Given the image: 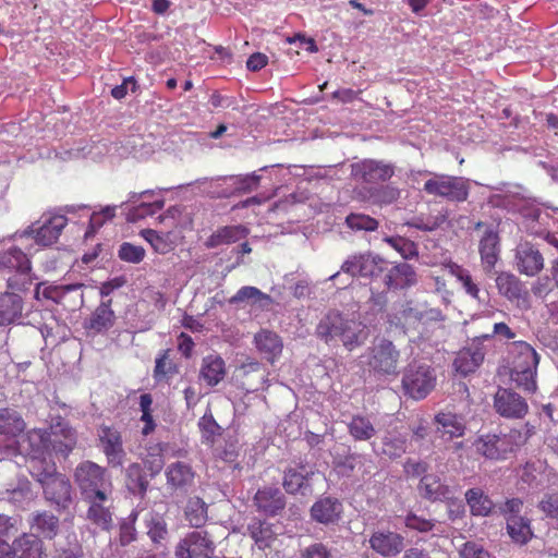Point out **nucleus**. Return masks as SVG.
Here are the masks:
<instances>
[{
  "instance_id": "1",
  "label": "nucleus",
  "mask_w": 558,
  "mask_h": 558,
  "mask_svg": "<svg viewBox=\"0 0 558 558\" xmlns=\"http://www.w3.org/2000/svg\"><path fill=\"white\" fill-rule=\"evenodd\" d=\"M340 271L351 277L371 278L373 282L379 279L385 290L377 293L372 290L371 302L380 308L387 303V291L407 290L417 282V275L412 265L404 262L391 264L381 256L371 253L349 256L341 265Z\"/></svg>"
},
{
  "instance_id": "2",
  "label": "nucleus",
  "mask_w": 558,
  "mask_h": 558,
  "mask_svg": "<svg viewBox=\"0 0 558 558\" xmlns=\"http://www.w3.org/2000/svg\"><path fill=\"white\" fill-rule=\"evenodd\" d=\"M32 477L43 488L47 501L59 510H66L72 504V485L70 480L57 471L54 463L32 468Z\"/></svg>"
},
{
  "instance_id": "3",
  "label": "nucleus",
  "mask_w": 558,
  "mask_h": 558,
  "mask_svg": "<svg viewBox=\"0 0 558 558\" xmlns=\"http://www.w3.org/2000/svg\"><path fill=\"white\" fill-rule=\"evenodd\" d=\"M17 454L28 459L31 474L33 466L51 463L47 460L49 456L48 429L32 428L23 434L19 440H13V444L5 448V458L15 457Z\"/></svg>"
},
{
  "instance_id": "4",
  "label": "nucleus",
  "mask_w": 558,
  "mask_h": 558,
  "mask_svg": "<svg viewBox=\"0 0 558 558\" xmlns=\"http://www.w3.org/2000/svg\"><path fill=\"white\" fill-rule=\"evenodd\" d=\"M74 481L82 498L92 495L104 498V494L112 493V482L107 469L89 460L77 464Z\"/></svg>"
},
{
  "instance_id": "5",
  "label": "nucleus",
  "mask_w": 558,
  "mask_h": 558,
  "mask_svg": "<svg viewBox=\"0 0 558 558\" xmlns=\"http://www.w3.org/2000/svg\"><path fill=\"white\" fill-rule=\"evenodd\" d=\"M351 179L366 192L387 183L396 173V166L383 159L365 158L350 166Z\"/></svg>"
},
{
  "instance_id": "6",
  "label": "nucleus",
  "mask_w": 558,
  "mask_h": 558,
  "mask_svg": "<svg viewBox=\"0 0 558 558\" xmlns=\"http://www.w3.org/2000/svg\"><path fill=\"white\" fill-rule=\"evenodd\" d=\"M435 369L426 364L410 363L403 372L402 390L413 400L425 399L436 387Z\"/></svg>"
},
{
  "instance_id": "7",
  "label": "nucleus",
  "mask_w": 558,
  "mask_h": 558,
  "mask_svg": "<svg viewBox=\"0 0 558 558\" xmlns=\"http://www.w3.org/2000/svg\"><path fill=\"white\" fill-rule=\"evenodd\" d=\"M32 266L27 255L19 247H10L0 253V270L16 272L7 279V286L12 291H25L32 283L29 278Z\"/></svg>"
},
{
  "instance_id": "8",
  "label": "nucleus",
  "mask_w": 558,
  "mask_h": 558,
  "mask_svg": "<svg viewBox=\"0 0 558 558\" xmlns=\"http://www.w3.org/2000/svg\"><path fill=\"white\" fill-rule=\"evenodd\" d=\"M474 453L488 461H506L517 452L509 432L505 434L485 433L472 441Z\"/></svg>"
},
{
  "instance_id": "9",
  "label": "nucleus",
  "mask_w": 558,
  "mask_h": 558,
  "mask_svg": "<svg viewBox=\"0 0 558 558\" xmlns=\"http://www.w3.org/2000/svg\"><path fill=\"white\" fill-rule=\"evenodd\" d=\"M424 192L428 195L446 198L449 202H465L470 193V184L462 177L435 173L425 181Z\"/></svg>"
},
{
  "instance_id": "10",
  "label": "nucleus",
  "mask_w": 558,
  "mask_h": 558,
  "mask_svg": "<svg viewBox=\"0 0 558 558\" xmlns=\"http://www.w3.org/2000/svg\"><path fill=\"white\" fill-rule=\"evenodd\" d=\"M399 359L400 352L396 345L390 340L383 339L372 348L368 365L377 375L397 376Z\"/></svg>"
},
{
  "instance_id": "11",
  "label": "nucleus",
  "mask_w": 558,
  "mask_h": 558,
  "mask_svg": "<svg viewBox=\"0 0 558 558\" xmlns=\"http://www.w3.org/2000/svg\"><path fill=\"white\" fill-rule=\"evenodd\" d=\"M215 543L207 531L187 533L175 547V558H211Z\"/></svg>"
},
{
  "instance_id": "12",
  "label": "nucleus",
  "mask_w": 558,
  "mask_h": 558,
  "mask_svg": "<svg viewBox=\"0 0 558 558\" xmlns=\"http://www.w3.org/2000/svg\"><path fill=\"white\" fill-rule=\"evenodd\" d=\"M493 405L499 416L508 420H521L529 412L526 400L508 388H498L494 395Z\"/></svg>"
},
{
  "instance_id": "13",
  "label": "nucleus",
  "mask_w": 558,
  "mask_h": 558,
  "mask_svg": "<svg viewBox=\"0 0 558 558\" xmlns=\"http://www.w3.org/2000/svg\"><path fill=\"white\" fill-rule=\"evenodd\" d=\"M98 440L109 465L121 466L124 462L125 451L121 433L108 425H100L98 430Z\"/></svg>"
},
{
  "instance_id": "14",
  "label": "nucleus",
  "mask_w": 558,
  "mask_h": 558,
  "mask_svg": "<svg viewBox=\"0 0 558 558\" xmlns=\"http://www.w3.org/2000/svg\"><path fill=\"white\" fill-rule=\"evenodd\" d=\"M495 281L501 296L520 308L529 307V290L519 277L512 272L501 271L497 275Z\"/></svg>"
},
{
  "instance_id": "15",
  "label": "nucleus",
  "mask_w": 558,
  "mask_h": 558,
  "mask_svg": "<svg viewBox=\"0 0 558 558\" xmlns=\"http://www.w3.org/2000/svg\"><path fill=\"white\" fill-rule=\"evenodd\" d=\"M82 500L88 506L86 519L96 527L109 531L113 525L111 494H104V498L92 495Z\"/></svg>"
},
{
  "instance_id": "16",
  "label": "nucleus",
  "mask_w": 558,
  "mask_h": 558,
  "mask_svg": "<svg viewBox=\"0 0 558 558\" xmlns=\"http://www.w3.org/2000/svg\"><path fill=\"white\" fill-rule=\"evenodd\" d=\"M514 266L520 274L534 277L544 269L545 259L535 245L523 242L514 251Z\"/></svg>"
},
{
  "instance_id": "17",
  "label": "nucleus",
  "mask_w": 558,
  "mask_h": 558,
  "mask_svg": "<svg viewBox=\"0 0 558 558\" xmlns=\"http://www.w3.org/2000/svg\"><path fill=\"white\" fill-rule=\"evenodd\" d=\"M253 505L257 512L266 517H276L284 510L287 500L278 487L264 486L255 493Z\"/></svg>"
},
{
  "instance_id": "18",
  "label": "nucleus",
  "mask_w": 558,
  "mask_h": 558,
  "mask_svg": "<svg viewBox=\"0 0 558 558\" xmlns=\"http://www.w3.org/2000/svg\"><path fill=\"white\" fill-rule=\"evenodd\" d=\"M49 454L68 457L76 446V432L65 422H58L48 429Z\"/></svg>"
},
{
  "instance_id": "19",
  "label": "nucleus",
  "mask_w": 558,
  "mask_h": 558,
  "mask_svg": "<svg viewBox=\"0 0 558 558\" xmlns=\"http://www.w3.org/2000/svg\"><path fill=\"white\" fill-rule=\"evenodd\" d=\"M83 287V283L48 287L44 290V296L71 310H75L84 304Z\"/></svg>"
},
{
  "instance_id": "20",
  "label": "nucleus",
  "mask_w": 558,
  "mask_h": 558,
  "mask_svg": "<svg viewBox=\"0 0 558 558\" xmlns=\"http://www.w3.org/2000/svg\"><path fill=\"white\" fill-rule=\"evenodd\" d=\"M478 252L484 271L492 272L500 256V238L493 227H486L480 239Z\"/></svg>"
},
{
  "instance_id": "21",
  "label": "nucleus",
  "mask_w": 558,
  "mask_h": 558,
  "mask_svg": "<svg viewBox=\"0 0 558 558\" xmlns=\"http://www.w3.org/2000/svg\"><path fill=\"white\" fill-rule=\"evenodd\" d=\"M368 542L371 548L383 557L397 556L404 547V537L392 531H376Z\"/></svg>"
},
{
  "instance_id": "22",
  "label": "nucleus",
  "mask_w": 558,
  "mask_h": 558,
  "mask_svg": "<svg viewBox=\"0 0 558 558\" xmlns=\"http://www.w3.org/2000/svg\"><path fill=\"white\" fill-rule=\"evenodd\" d=\"M68 225V218L63 215H53L35 228L32 227V234L35 242L43 246H49L57 242L61 232Z\"/></svg>"
},
{
  "instance_id": "23",
  "label": "nucleus",
  "mask_w": 558,
  "mask_h": 558,
  "mask_svg": "<svg viewBox=\"0 0 558 558\" xmlns=\"http://www.w3.org/2000/svg\"><path fill=\"white\" fill-rule=\"evenodd\" d=\"M436 432L446 441L464 436L466 424L462 415L452 412H439L435 415Z\"/></svg>"
},
{
  "instance_id": "24",
  "label": "nucleus",
  "mask_w": 558,
  "mask_h": 558,
  "mask_svg": "<svg viewBox=\"0 0 558 558\" xmlns=\"http://www.w3.org/2000/svg\"><path fill=\"white\" fill-rule=\"evenodd\" d=\"M420 495L429 501H451L453 492L444 484L439 476L435 474H425L418 483Z\"/></svg>"
},
{
  "instance_id": "25",
  "label": "nucleus",
  "mask_w": 558,
  "mask_h": 558,
  "mask_svg": "<svg viewBox=\"0 0 558 558\" xmlns=\"http://www.w3.org/2000/svg\"><path fill=\"white\" fill-rule=\"evenodd\" d=\"M313 475L314 472L307 471L304 465L288 468L283 472L282 486L290 495H305L312 490L310 480Z\"/></svg>"
},
{
  "instance_id": "26",
  "label": "nucleus",
  "mask_w": 558,
  "mask_h": 558,
  "mask_svg": "<svg viewBox=\"0 0 558 558\" xmlns=\"http://www.w3.org/2000/svg\"><path fill=\"white\" fill-rule=\"evenodd\" d=\"M24 302L14 291L0 293V327L15 323L22 316Z\"/></svg>"
},
{
  "instance_id": "27",
  "label": "nucleus",
  "mask_w": 558,
  "mask_h": 558,
  "mask_svg": "<svg viewBox=\"0 0 558 558\" xmlns=\"http://www.w3.org/2000/svg\"><path fill=\"white\" fill-rule=\"evenodd\" d=\"M341 513V502L332 497L319 498L311 508L312 519L323 524H329L338 521Z\"/></svg>"
},
{
  "instance_id": "28",
  "label": "nucleus",
  "mask_w": 558,
  "mask_h": 558,
  "mask_svg": "<svg viewBox=\"0 0 558 558\" xmlns=\"http://www.w3.org/2000/svg\"><path fill=\"white\" fill-rule=\"evenodd\" d=\"M116 320L111 310V300L102 301L84 323V328L96 333L110 329Z\"/></svg>"
},
{
  "instance_id": "29",
  "label": "nucleus",
  "mask_w": 558,
  "mask_h": 558,
  "mask_svg": "<svg viewBox=\"0 0 558 558\" xmlns=\"http://www.w3.org/2000/svg\"><path fill=\"white\" fill-rule=\"evenodd\" d=\"M247 533L255 545L262 550L271 548L277 541L274 524L266 520L253 519L247 525Z\"/></svg>"
},
{
  "instance_id": "30",
  "label": "nucleus",
  "mask_w": 558,
  "mask_h": 558,
  "mask_svg": "<svg viewBox=\"0 0 558 558\" xmlns=\"http://www.w3.org/2000/svg\"><path fill=\"white\" fill-rule=\"evenodd\" d=\"M348 319H344L338 312H329L320 319L316 327V335L327 344L340 339L341 332Z\"/></svg>"
},
{
  "instance_id": "31",
  "label": "nucleus",
  "mask_w": 558,
  "mask_h": 558,
  "mask_svg": "<svg viewBox=\"0 0 558 558\" xmlns=\"http://www.w3.org/2000/svg\"><path fill=\"white\" fill-rule=\"evenodd\" d=\"M257 350L269 361L274 363L282 352L281 338L274 331L262 329L254 337Z\"/></svg>"
},
{
  "instance_id": "32",
  "label": "nucleus",
  "mask_w": 558,
  "mask_h": 558,
  "mask_svg": "<svg viewBox=\"0 0 558 558\" xmlns=\"http://www.w3.org/2000/svg\"><path fill=\"white\" fill-rule=\"evenodd\" d=\"M26 427V423L19 411L13 408L0 409V435L15 439Z\"/></svg>"
},
{
  "instance_id": "33",
  "label": "nucleus",
  "mask_w": 558,
  "mask_h": 558,
  "mask_svg": "<svg viewBox=\"0 0 558 558\" xmlns=\"http://www.w3.org/2000/svg\"><path fill=\"white\" fill-rule=\"evenodd\" d=\"M166 477L171 487L182 489L193 484L195 472L189 463L177 461L168 465Z\"/></svg>"
},
{
  "instance_id": "34",
  "label": "nucleus",
  "mask_w": 558,
  "mask_h": 558,
  "mask_svg": "<svg viewBox=\"0 0 558 558\" xmlns=\"http://www.w3.org/2000/svg\"><path fill=\"white\" fill-rule=\"evenodd\" d=\"M247 233V229L241 225L221 227L206 239L205 246L215 248L220 245L232 244L246 238Z\"/></svg>"
},
{
  "instance_id": "35",
  "label": "nucleus",
  "mask_w": 558,
  "mask_h": 558,
  "mask_svg": "<svg viewBox=\"0 0 558 558\" xmlns=\"http://www.w3.org/2000/svg\"><path fill=\"white\" fill-rule=\"evenodd\" d=\"M226 376V364L219 355H207L203 359L199 371V378L208 386L218 385Z\"/></svg>"
},
{
  "instance_id": "36",
  "label": "nucleus",
  "mask_w": 558,
  "mask_h": 558,
  "mask_svg": "<svg viewBox=\"0 0 558 558\" xmlns=\"http://www.w3.org/2000/svg\"><path fill=\"white\" fill-rule=\"evenodd\" d=\"M146 534L156 547L163 546L168 539V525L162 514L149 512L145 517Z\"/></svg>"
},
{
  "instance_id": "37",
  "label": "nucleus",
  "mask_w": 558,
  "mask_h": 558,
  "mask_svg": "<svg viewBox=\"0 0 558 558\" xmlns=\"http://www.w3.org/2000/svg\"><path fill=\"white\" fill-rule=\"evenodd\" d=\"M484 356L485 353L482 348L463 349L453 361L454 369L464 376L473 373L483 363Z\"/></svg>"
},
{
  "instance_id": "38",
  "label": "nucleus",
  "mask_w": 558,
  "mask_h": 558,
  "mask_svg": "<svg viewBox=\"0 0 558 558\" xmlns=\"http://www.w3.org/2000/svg\"><path fill=\"white\" fill-rule=\"evenodd\" d=\"M14 555L20 558H45L43 541L35 534H23L15 541Z\"/></svg>"
},
{
  "instance_id": "39",
  "label": "nucleus",
  "mask_w": 558,
  "mask_h": 558,
  "mask_svg": "<svg viewBox=\"0 0 558 558\" xmlns=\"http://www.w3.org/2000/svg\"><path fill=\"white\" fill-rule=\"evenodd\" d=\"M465 500L472 515L487 517L492 513L495 505L493 500L481 488H470L465 493Z\"/></svg>"
},
{
  "instance_id": "40",
  "label": "nucleus",
  "mask_w": 558,
  "mask_h": 558,
  "mask_svg": "<svg viewBox=\"0 0 558 558\" xmlns=\"http://www.w3.org/2000/svg\"><path fill=\"white\" fill-rule=\"evenodd\" d=\"M31 527L36 535L52 539L59 531V519L48 511L38 512L33 517Z\"/></svg>"
},
{
  "instance_id": "41",
  "label": "nucleus",
  "mask_w": 558,
  "mask_h": 558,
  "mask_svg": "<svg viewBox=\"0 0 558 558\" xmlns=\"http://www.w3.org/2000/svg\"><path fill=\"white\" fill-rule=\"evenodd\" d=\"M367 339L365 326L354 320H347L340 341L350 351L362 345Z\"/></svg>"
},
{
  "instance_id": "42",
  "label": "nucleus",
  "mask_w": 558,
  "mask_h": 558,
  "mask_svg": "<svg viewBox=\"0 0 558 558\" xmlns=\"http://www.w3.org/2000/svg\"><path fill=\"white\" fill-rule=\"evenodd\" d=\"M507 531L512 541L521 545L533 536L530 520L522 515L507 517Z\"/></svg>"
},
{
  "instance_id": "43",
  "label": "nucleus",
  "mask_w": 558,
  "mask_h": 558,
  "mask_svg": "<svg viewBox=\"0 0 558 558\" xmlns=\"http://www.w3.org/2000/svg\"><path fill=\"white\" fill-rule=\"evenodd\" d=\"M511 347L515 354L513 366L537 368L539 355L531 344L525 341H514Z\"/></svg>"
},
{
  "instance_id": "44",
  "label": "nucleus",
  "mask_w": 558,
  "mask_h": 558,
  "mask_svg": "<svg viewBox=\"0 0 558 558\" xmlns=\"http://www.w3.org/2000/svg\"><path fill=\"white\" fill-rule=\"evenodd\" d=\"M243 302H251L259 306L269 305L272 299L269 294L264 293L256 287L245 286L238 290V292L229 299L230 304H240Z\"/></svg>"
},
{
  "instance_id": "45",
  "label": "nucleus",
  "mask_w": 558,
  "mask_h": 558,
  "mask_svg": "<svg viewBox=\"0 0 558 558\" xmlns=\"http://www.w3.org/2000/svg\"><path fill=\"white\" fill-rule=\"evenodd\" d=\"M348 430L350 436L357 441H367L376 434L373 423L364 415H353L348 424Z\"/></svg>"
},
{
  "instance_id": "46",
  "label": "nucleus",
  "mask_w": 558,
  "mask_h": 558,
  "mask_svg": "<svg viewBox=\"0 0 558 558\" xmlns=\"http://www.w3.org/2000/svg\"><path fill=\"white\" fill-rule=\"evenodd\" d=\"M444 270L456 277L463 286L465 292L471 295L474 299H478L480 294V288L477 284L473 281L472 276L470 275L469 270L464 269L462 266L449 262L444 264Z\"/></svg>"
},
{
  "instance_id": "47",
  "label": "nucleus",
  "mask_w": 558,
  "mask_h": 558,
  "mask_svg": "<svg viewBox=\"0 0 558 558\" xmlns=\"http://www.w3.org/2000/svg\"><path fill=\"white\" fill-rule=\"evenodd\" d=\"M184 517L190 526L195 529L202 527L208 519L206 504L198 497L190 499L184 511Z\"/></svg>"
},
{
  "instance_id": "48",
  "label": "nucleus",
  "mask_w": 558,
  "mask_h": 558,
  "mask_svg": "<svg viewBox=\"0 0 558 558\" xmlns=\"http://www.w3.org/2000/svg\"><path fill=\"white\" fill-rule=\"evenodd\" d=\"M128 487L131 492L145 495L149 485L147 476L138 463H132L126 469Z\"/></svg>"
},
{
  "instance_id": "49",
  "label": "nucleus",
  "mask_w": 558,
  "mask_h": 558,
  "mask_svg": "<svg viewBox=\"0 0 558 558\" xmlns=\"http://www.w3.org/2000/svg\"><path fill=\"white\" fill-rule=\"evenodd\" d=\"M178 373V366L170 359V349L161 351L155 361L154 379L156 381L168 380Z\"/></svg>"
},
{
  "instance_id": "50",
  "label": "nucleus",
  "mask_w": 558,
  "mask_h": 558,
  "mask_svg": "<svg viewBox=\"0 0 558 558\" xmlns=\"http://www.w3.org/2000/svg\"><path fill=\"white\" fill-rule=\"evenodd\" d=\"M366 193L374 203L379 205H390L397 202L400 197V190L392 184L386 183L374 186V189Z\"/></svg>"
},
{
  "instance_id": "51",
  "label": "nucleus",
  "mask_w": 558,
  "mask_h": 558,
  "mask_svg": "<svg viewBox=\"0 0 558 558\" xmlns=\"http://www.w3.org/2000/svg\"><path fill=\"white\" fill-rule=\"evenodd\" d=\"M536 369L529 367H515L511 371V379L514 381L517 387L523 389L526 392H535L536 386Z\"/></svg>"
},
{
  "instance_id": "52",
  "label": "nucleus",
  "mask_w": 558,
  "mask_h": 558,
  "mask_svg": "<svg viewBox=\"0 0 558 558\" xmlns=\"http://www.w3.org/2000/svg\"><path fill=\"white\" fill-rule=\"evenodd\" d=\"M407 449L405 438L388 433L383 438L381 453L390 459L401 457Z\"/></svg>"
},
{
  "instance_id": "53",
  "label": "nucleus",
  "mask_w": 558,
  "mask_h": 558,
  "mask_svg": "<svg viewBox=\"0 0 558 558\" xmlns=\"http://www.w3.org/2000/svg\"><path fill=\"white\" fill-rule=\"evenodd\" d=\"M347 226L353 231H375L379 227L377 219L360 213H351L345 218Z\"/></svg>"
},
{
  "instance_id": "54",
  "label": "nucleus",
  "mask_w": 558,
  "mask_h": 558,
  "mask_svg": "<svg viewBox=\"0 0 558 558\" xmlns=\"http://www.w3.org/2000/svg\"><path fill=\"white\" fill-rule=\"evenodd\" d=\"M425 314L417 307L412 306L411 303H407L397 313L396 318L398 323L404 328H415L423 319Z\"/></svg>"
},
{
  "instance_id": "55",
  "label": "nucleus",
  "mask_w": 558,
  "mask_h": 558,
  "mask_svg": "<svg viewBox=\"0 0 558 558\" xmlns=\"http://www.w3.org/2000/svg\"><path fill=\"white\" fill-rule=\"evenodd\" d=\"M141 235L149 242L154 251L158 254H167L172 251L173 246L167 235L160 234L153 229H144Z\"/></svg>"
},
{
  "instance_id": "56",
  "label": "nucleus",
  "mask_w": 558,
  "mask_h": 558,
  "mask_svg": "<svg viewBox=\"0 0 558 558\" xmlns=\"http://www.w3.org/2000/svg\"><path fill=\"white\" fill-rule=\"evenodd\" d=\"M163 204V201H154L151 203L143 202L129 210L128 220L137 221L148 216H153L162 209Z\"/></svg>"
},
{
  "instance_id": "57",
  "label": "nucleus",
  "mask_w": 558,
  "mask_h": 558,
  "mask_svg": "<svg viewBox=\"0 0 558 558\" xmlns=\"http://www.w3.org/2000/svg\"><path fill=\"white\" fill-rule=\"evenodd\" d=\"M153 398L149 393H143L140 398V408L142 411L141 421L144 422L142 434L144 436L154 432L156 424L151 414Z\"/></svg>"
},
{
  "instance_id": "58",
  "label": "nucleus",
  "mask_w": 558,
  "mask_h": 558,
  "mask_svg": "<svg viewBox=\"0 0 558 558\" xmlns=\"http://www.w3.org/2000/svg\"><path fill=\"white\" fill-rule=\"evenodd\" d=\"M145 250L140 245L124 242L120 245L118 256L121 260L132 264L141 263L145 257Z\"/></svg>"
},
{
  "instance_id": "59",
  "label": "nucleus",
  "mask_w": 558,
  "mask_h": 558,
  "mask_svg": "<svg viewBox=\"0 0 558 558\" xmlns=\"http://www.w3.org/2000/svg\"><path fill=\"white\" fill-rule=\"evenodd\" d=\"M204 439L207 442H214L217 436L221 435L222 428L218 425L211 414H205L198 423Z\"/></svg>"
},
{
  "instance_id": "60",
  "label": "nucleus",
  "mask_w": 558,
  "mask_h": 558,
  "mask_svg": "<svg viewBox=\"0 0 558 558\" xmlns=\"http://www.w3.org/2000/svg\"><path fill=\"white\" fill-rule=\"evenodd\" d=\"M536 433V426L531 422H526L522 428H510L509 435L517 451L523 447L529 439Z\"/></svg>"
},
{
  "instance_id": "61",
  "label": "nucleus",
  "mask_w": 558,
  "mask_h": 558,
  "mask_svg": "<svg viewBox=\"0 0 558 558\" xmlns=\"http://www.w3.org/2000/svg\"><path fill=\"white\" fill-rule=\"evenodd\" d=\"M145 468L148 469L151 476L157 475L163 468L165 461L159 446L151 447L143 459Z\"/></svg>"
},
{
  "instance_id": "62",
  "label": "nucleus",
  "mask_w": 558,
  "mask_h": 558,
  "mask_svg": "<svg viewBox=\"0 0 558 558\" xmlns=\"http://www.w3.org/2000/svg\"><path fill=\"white\" fill-rule=\"evenodd\" d=\"M446 220L447 214L439 213L436 216H428L426 218L423 216L416 217L412 226L422 231H434L444 225Z\"/></svg>"
},
{
  "instance_id": "63",
  "label": "nucleus",
  "mask_w": 558,
  "mask_h": 558,
  "mask_svg": "<svg viewBox=\"0 0 558 558\" xmlns=\"http://www.w3.org/2000/svg\"><path fill=\"white\" fill-rule=\"evenodd\" d=\"M538 508L546 517L558 519V493L545 494L538 504Z\"/></svg>"
},
{
  "instance_id": "64",
  "label": "nucleus",
  "mask_w": 558,
  "mask_h": 558,
  "mask_svg": "<svg viewBox=\"0 0 558 558\" xmlns=\"http://www.w3.org/2000/svg\"><path fill=\"white\" fill-rule=\"evenodd\" d=\"M460 558H492L484 547L475 542H466L459 550Z\"/></svg>"
}]
</instances>
